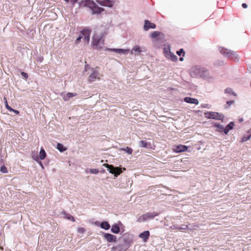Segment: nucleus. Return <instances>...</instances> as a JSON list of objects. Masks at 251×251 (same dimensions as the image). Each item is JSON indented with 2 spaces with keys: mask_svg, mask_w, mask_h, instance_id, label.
Wrapping results in <instances>:
<instances>
[{
  "mask_svg": "<svg viewBox=\"0 0 251 251\" xmlns=\"http://www.w3.org/2000/svg\"><path fill=\"white\" fill-rule=\"evenodd\" d=\"M77 95V94L75 93H70V92H68L66 94V95H65L63 98V99L64 101H68L70 98L73 97H75V96H76Z\"/></svg>",
  "mask_w": 251,
  "mask_h": 251,
  "instance_id": "nucleus-22",
  "label": "nucleus"
},
{
  "mask_svg": "<svg viewBox=\"0 0 251 251\" xmlns=\"http://www.w3.org/2000/svg\"><path fill=\"white\" fill-rule=\"evenodd\" d=\"M46 157V153L45 150L42 148L39 152V157L41 160L44 159Z\"/></svg>",
  "mask_w": 251,
  "mask_h": 251,
  "instance_id": "nucleus-28",
  "label": "nucleus"
},
{
  "mask_svg": "<svg viewBox=\"0 0 251 251\" xmlns=\"http://www.w3.org/2000/svg\"><path fill=\"white\" fill-rule=\"evenodd\" d=\"M0 172L2 173H7V170L6 167L4 165L1 166L0 167Z\"/></svg>",
  "mask_w": 251,
  "mask_h": 251,
  "instance_id": "nucleus-34",
  "label": "nucleus"
},
{
  "mask_svg": "<svg viewBox=\"0 0 251 251\" xmlns=\"http://www.w3.org/2000/svg\"><path fill=\"white\" fill-rule=\"evenodd\" d=\"M85 231V229L83 227H79L77 228V231L79 233L83 234L84 233Z\"/></svg>",
  "mask_w": 251,
  "mask_h": 251,
  "instance_id": "nucleus-37",
  "label": "nucleus"
},
{
  "mask_svg": "<svg viewBox=\"0 0 251 251\" xmlns=\"http://www.w3.org/2000/svg\"><path fill=\"white\" fill-rule=\"evenodd\" d=\"M184 101L188 103H193L196 105L198 104L199 102L198 99L191 97H185L184 99Z\"/></svg>",
  "mask_w": 251,
  "mask_h": 251,
  "instance_id": "nucleus-17",
  "label": "nucleus"
},
{
  "mask_svg": "<svg viewBox=\"0 0 251 251\" xmlns=\"http://www.w3.org/2000/svg\"><path fill=\"white\" fill-rule=\"evenodd\" d=\"M3 100L4 101V103H5V107L6 108V109L7 110H8L9 111L10 108H11V107L10 106L8 105L7 100H6L5 97L4 98Z\"/></svg>",
  "mask_w": 251,
  "mask_h": 251,
  "instance_id": "nucleus-35",
  "label": "nucleus"
},
{
  "mask_svg": "<svg viewBox=\"0 0 251 251\" xmlns=\"http://www.w3.org/2000/svg\"><path fill=\"white\" fill-rule=\"evenodd\" d=\"M40 164L41 165V166L43 167V165H42V163L40 162Z\"/></svg>",
  "mask_w": 251,
  "mask_h": 251,
  "instance_id": "nucleus-51",
  "label": "nucleus"
},
{
  "mask_svg": "<svg viewBox=\"0 0 251 251\" xmlns=\"http://www.w3.org/2000/svg\"><path fill=\"white\" fill-rule=\"evenodd\" d=\"M21 75L24 77L25 79H27L28 77V74L25 73V72H21Z\"/></svg>",
  "mask_w": 251,
  "mask_h": 251,
  "instance_id": "nucleus-38",
  "label": "nucleus"
},
{
  "mask_svg": "<svg viewBox=\"0 0 251 251\" xmlns=\"http://www.w3.org/2000/svg\"><path fill=\"white\" fill-rule=\"evenodd\" d=\"M77 1H78V0H71V2L73 5H74L75 3L77 2Z\"/></svg>",
  "mask_w": 251,
  "mask_h": 251,
  "instance_id": "nucleus-43",
  "label": "nucleus"
},
{
  "mask_svg": "<svg viewBox=\"0 0 251 251\" xmlns=\"http://www.w3.org/2000/svg\"><path fill=\"white\" fill-rule=\"evenodd\" d=\"M166 56L172 61H176L177 60V57L171 52H167L166 53Z\"/></svg>",
  "mask_w": 251,
  "mask_h": 251,
  "instance_id": "nucleus-21",
  "label": "nucleus"
},
{
  "mask_svg": "<svg viewBox=\"0 0 251 251\" xmlns=\"http://www.w3.org/2000/svg\"><path fill=\"white\" fill-rule=\"evenodd\" d=\"M106 50H110L113 51L114 52H115L116 53H119V54H126L128 53L129 51V50L128 49H109L106 48Z\"/></svg>",
  "mask_w": 251,
  "mask_h": 251,
  "instance_id": "nucleus-13",
  "label": "nucleus"
},
{
  "mask_svg": "<svg viewBox=\"0 0 251 251\" xmlns=\"http://www.w3.org/2000/svg\"><path fill=\"white\" fill-rule=\"evenodd\" d=\"M176 53L179 56L182 55L183 56L185 55V52L184 51V50L183 49H180L179 50H177L176 51Z\"/></svg>",
  "mask_w": 251,
  "mask_h": 251,
  "instance_id": "nucleus-32",
  "label": "nucleus"
},
{
  "mask_svg": "<svg viewBox=\"0 0 251 251\" xmlns=\"http://www.w3.org/2000/svg\"><path fill=\"white\" fill-rule=\"evenodd\" d=\"M179 60H180V61H182L183 60V58L182 57H180V58H179Z\"/></svg>",
  "mask_w": 251,
  "mask_h": 251,
  "instance_id": "nucleus-47",
  "label": "nucleus"
},
{
  "mask_svg": "<svg viewBox=\"0 0 251 251\" xmlns=\"http://www.w3.org/2000/svg\"><path fill=\"white\" fill-rule=\"evenodd\" d=\"M98 223H99V222H96V225H98Z\"/></svg>",
  "mask_w": 251,
  "mask_h": 251,
  "instance_id": "nucleus-50",
  "label": "nucleus"
},
{
  "mask_svg": "<svg viewBox=\"0 0 251 251\" xmlns=\"http://www.w3.org/2000/svg\"><path fill=\"white\" fill-rule=\"evenodd\" d=\"M99 172V170L97 169H90V172L93 174H97Z\"/></svg>",
  "mask_w": 251,
  "mask_h": 251,
  "instance_id": "nucleus-36",
  "label": "nucleus"
},
{
  "mask_svg": "<svg viewBox=\"0 0 251 251\" xmlns=\"http://www.w3.org/2000/svg\"><path fill=\"white\" fill-rule=\"evenodd\" d=\"M188 147L185 145H179L176 147L174 151L176 152H182L187 150Z\"/></svg>",
  "mask_w": 251,
  "mask_h": 251,
  "instance_id": "nucleus-15",
  "label": "nucleus"
},
{
  "mask_svg": "<svg viewBox=\"0 0 251 251\" xmlns=\"http://www.w3.org/2000/svg\"><path fill=\"white\" fill-rule=\"evenodd\" d=\"M219 50L220 52L225 57L232 60L234 61H238V54L236 52L229 50L227 49H225L222 47H220Z\"/></svg>",
  "mask_w": 251,
  "mask_h": 251,
  "instance_id": "nucleus-5",
  "label": "nucleus"
},
{
  "mask_svg": "<svg viewBox=\"0 0 251 251\" xmlns=\"http://www.w3.org/2000/svg\"><path fill=\"white\" fill-rule=\"evenodd\" d=\"M167 52H171L170 49H167V48H164V53L165 55H166V53H167Z\"/></svg>",
  "mask_w": 251,
  "mask_h": 251,
  "instance_id": "nucleus-42",
  "label": "nucleus"
},
{
  "mask_svg": "<svg viewBox=\"0 0 251 251\" xmlns=\"http://www.w3.org/2000/svg\"><path fill=\"white\" fill-rule=\"evenodd\" d=\"M139 146L142 148H149L150 147L151 144L146 141L141 140L139 143Z\"/></svg>",
  "mask_w": 251,
  "mask_h": 251,
  "instance_id": "nucleus-26",
  "label": "nucleus"
},
{
  "mask_svg": "<svg viewBox=\"0 0 251 251\" xmlns=\"http://www.w3.org/2000/svg\"><path fill=\"white\" fill-rule=\"evenodd\" d=\"M96 2L101 6L111 7L114 2L112 0H96Z\"/></svg>",
  "mask_w": 251,
  "mask_h": 251,
  "instance_id": "nucleus-9",
  "label": "nucleus"
},
{
  "mask_svg": "<svg viewBox=\"0 0 251 251\" xmlns=\"http://www.w3.org/2000/svg\"><path fill=\"white\" fill-rule=\"evenodd\" d=\"M225 93L229 94L230 95H232L234 96H236V94L235 92H234L232 89L230 88H227L225 90Z\"/></svg>",
  "mask_w": 251,
  "mask_h": 251,
  "instance_id": "nucleus-30",
  "label": "nucleus"
},
{
  "mask_svg": "<svg viewBox=\"0 0 251 251\" xmlns=\"http://www.w3.org/2000/svg\"><path fill=\"white\" fill-rule=\"evenodd\" d=\"M91 33V30L88 28H85L81 30L79 32L78 37L75 40V44H78L80 42L81 39L83 38H84V40L87 43H89L90 41Z\"/></svg>",
  "mask_w": 251,
  "mask_h": 251,
  "instance_id": "nucleus-6",
  "label": "nucleus"
},
{
  "mask_svg": "<svg viewBox=\"0 0 251 251\" xmlns=\"http://www.w3.org/2000/svg\"><path fill=\"white\" fill-rule=\"evenodd\" d=\"M121 151H123L126 152L128 154H131L132 153L133 150L131 148L126 147V148H121Z\"/></svg>",
  "mask_w": 251,
  "mask_h": 251,
  "instance_id": "nucleus-29",
  "label": "nucleus"
},
{
  "mask_svg": "<svg viewBox=\"0 0 251 251\" xmlns=\"http://www.w3.org/2000/svg\"><path fill=\"white\" fill-rule=\"evenodd\" d=\"M100 227L105 230H108L110 228V226L108 222L103 221L100 224Z\"/></svg>",
  "mask_w": 251,
  "mask_h": 251,
  "instance_id": "nucleus-24",
  "label": "nucleus"
},
{
  "mask_svg": "<svg viewBox=\"0 0 251 251\" xmlns=\"http://www.w3.org/2000/svg\"><path fill=\"white\" fill-rule=\"evenodd\" d=\"M229 131V130L226 126V128L224 127V129L223 130V132H224L225 134H227Z\"/></svg>",
  "mask_w": 251,
  "mask_h": 251,
  "instance_id": "nucleus-41",
  "label": "nucleus"
},
{
  "mask_svg": "<svg viewBox=\"0 0 251 251\" xmlns=\"http://www.w3.org/2000/svg\"><path fill=\"white\" fill-rule=\"evenodd\" d=\"M190 75L193 77H201L204 79L209 78L208 70L204 67L200 66H195L190 69Z\"/></svg>",
  "mask_w": 251,
  "mask_h": 251,
  "instance_id": "nucleus-1",
  "label": "nucleus"
},
{
  "mask_svg": "<svg viewBox=\"0 0 251 251\" xmlns=\"http://www.w3.org/2000/svg\"><path fill=\"white\" fill-rule=\"evenodd\" d=\"M150 235V233L149 231L146 230V231H145L139 234V237L140 238L143 239V241L146 242L148 241V240L149 238Z\"/></svg>",
  "mask_w": 251,
  "mask_h": 251,
  "instance_id": "nucleus-16",
  "label": "nucleus"
},
{
  "mask_svg": "<svg viewBox=\"0 0 251 251\" xmlns=\"http://www.w3.org/2000/svg\"><path fill=\"white\" fill-rule=\"evenodd\" d=\"M242 6L244 8H247L248 7V5L245 3H243L242 4Z\"/></svg>",
  "mask_w": 251,
  "mask_h": 251,
  "instance_id": "nucleus-44",
  "label": "nucleus"
},
{
  "mask_svg": "<svg viewBox=\"0 0 251 251\" xmlns=\"http://www.w3.org/2000/svg\"><path fill=\"white\" fill-rule=\"evenodd\" d=\"M9 111L13 112L16 115H18L20 113V112L18 110H16V109H14L12 108H10Z\"/></svg>",
  "mask_w": 251,
  "mask_h": 251,
  "instance_id": "nucleus-39",
  "label": "nucleus"
},
{
  "mask_svg": "<svg viewBox=\"0 0 251 251\" xmlns=\"http://www.w3.org/2000/svg\"><path fill=\"white\" fill-rule=\"evenodd\" d=\"M234 126V122H231L226 126V127L230 130L233 128Z\"/></svg>",
  "mask_w": 251,
  "mask_h": 251,
  "instance_id": "nucleus-33",
  "label": "nucleus"
},
{
  "mask_svg": "<svg viewBox=\"0 0 251 251\" xmlns=\"http://www.w3.org/2000/svg\"><path fill=\"white\" fill-rule=\"evenodd\" d=\"M57 149L60 152H62L67 150V148L65 147L62 144L57 143L56 146Z\"/></svg>",
  "mask_w": 251,
  "mask_h": 251,
  "instance_id": "nucleus-27",
  "label": "nucleus"
},
{
  "mask_svg": "<svg viewBox=\"0 0 251 251\" xmlns=\"http://www.w3.org/2000/svg\"><path fill=\"white\" fill-rule=\"evenodd\" d=\"M65 1L66 2H68L70 1V0H65Z\"/></svg>",
  "mask_w": 251,
  "mask_h": 251,
  "instance_id": "nucleus-49",
  "label": "nucleus"
},
{
  "mask_svg": "<svg viewBox=\"0 0 251 251\" xmlns=\"http://www.w3.org/2000/svg\"><path fill=\"white\" fill-rule=\"evenodd\" d=\"M133 51L135 52H140L142 51L141 49L139 46H135L133 48L132 50L131 51V52L132 53Z\"/></svg>",
  "mask_w": 251,
  "mask_h": 251,
  "instance_id": "nucleus-31",
  "label": "nucleus"
},
{
  "mask_svg": "<svg viewBox=\"0 0 251 251\" xmlns=\"http://www.w3.org/2000/svg\"><path fill=\"white\" fill-rule=\"evenodd\" d=\"M243 119L242 118H241V119H239V121H240V122H242V121H243Z\"/></svg>",
  "mask_w": 251,
  "mask_h": 251,
  "instance_id": "nucleus-48",
  "label": "nucleus"
},
{
  "mask_svg": "<svg viewBox=\"0 0 251 251\" xmlns=\"http://www.w3.org/2000/svg\"><path fill=\"white\" fill-rule=\"evenodd\" d=\"M159 214V213L157 212H147V213L140 216L138 219L137 221L139 222H143L148 220H152Z\"/></svg>",
  "mask_w": 251,
  "mask_h": 251,
  "instance_id": "nucleus-8",
  "label": "nucleus"
},
{
  "mask_svg": "<svg viewBox=\"0 0 251 251\" xmlns=\"http://www.w3.org/2000/svg\"><path fill=\"white\" fill-rule=\"evenodd\" d=\"M99 73L96 70H94L92 69V72L90 74L89 76V81L90 82H92L96 80L97 79H99V77L98 76Z\"/></svg>",
  "mask_w": 251,
  "mask_h": 251,
  "instance_id": "nucleus-12",
  "label": "nucleus"
},
{
  "mask_svg": "<svg viewBox=\"0 0 251 251\" xmlns=\"http://www.w3.org/2000/svg\"><path fill=\"white\" fill-rule=\"evenodd\" d=\"M119 225H122V223L119 221L118 224H115L112 226L111 231L113 233L118 234L120 232V228Z\"/></svg>",
  "mask_w": 251,
  "mask_h": 251,
  "instance_id": "nucleus-14",
  "label": "nucleus"
},
{
  "mask_svg": "<svg viewBox=\"0 0 251 251\" xmlns=\"http://www.w3.org/2000/svg\"><path fill=\"white\" fill-rule=\"evenodd\" d=\"M103 237L104 239L109 243L116 242L117 241V237L110 233H105L103 234Z\"/></svg>",
  "mask_w": 251,
  "mask_h": 251,
  "instance_id": "nucleus-10",
  "label": "nucleus"
},
{
  "mask_svg": "<svg viewBox=\"0 0 251 251\" xmlns=\"http://www.w3.org/2000/svg\"><path fill=\"white\" fill-rule=\"evenodd\" d=\"M161 35H163V34L162 33H161L160 32L158 31H155L152 32L150 34V37L152 39H155L156 40H158L159 39H160L159 37Z\"/></svg>",
  "mask_w": 251,
  "mask_h": 251,
  "instance_id": "nucleus-18",
  "label": "nucleus"
},
{
  "mask_svg": "<svg viewBox=\"0 0 251 251\" xmlns=\"http://www.w3.org/2000/svg\"><path fill=\"white\" fill-rule=\"evenodd\" d=\"M214 127H217L216 131L217 132L222 133L223 132V130L224 129V126L223 125H221L217 123H215L213 124Z\"/></svg>",
  "mask_w": 251,
  "mask_h": 251,
  "instance_id": "nucleus-25",
  "label": "nucleus"
},
{
  "mask_svg": "<svg viewBox=\"0 0 251 251\" xmlns=\"http://www.w3.org/2000/svg\"><path fill=\"white\" fill-rule=\"evenodd\" d=\"M119 243L111 248L112 251H126L130 247L131 240L125 235L119 238Z\"/></svg>",
  "mask_w": 251,
  "mask_h": 251,
  "instance_id": "nucleus-2",
  "label": "nucleus"
},
{
  "mask_svg": "<svg viewBox=\"0 0 251 251\" xmlns=\"http://www.w3.org/2000/svg\"><path fill=\"white\" fill-rule=\"evenodd\" d=\"M204 116L207 119H214L224 121L225 116L223 114L217 112L207 111L204 113Z\"/></svg>",
  "mask_w": 251,
  "mask_h": 251,
  "instance_id": "nucleus-7",
  "label": "nucleus"
},
{
  "mask_svg": "<svg viewBox=\"0 0 251 251\" xmlns=\"http://www.w3.org/2000/svg\"><path fill=\"white\" fill-rule=\"evenodd\" d=\"M248 70L249 71V72L251 73V65H250V66L249 67V69H248Z\"/></svg>",
  "mask_w": 251,
  "mask_h": 251,
  "instance_id": "nucleus-46",
  "label": "nucleus"
},
{
  "mask_svg": "<svg viewBox=\"0 0 251 251\" xmlns=\"http://www.w3.org/2000/svg\"><path fill=\"white\" fill-rule=\"evenodd\" d=\"M234 100H231L226 101V104L228 105V106H230V105L233 104L234 103Z\"/></svg>",
  "mask_w": 251,
  "mask_h": 251,
  "instance_id": "nucleus-40",
  "label": "nucleus"
},
{
  "mask_svg": "<svg viewBox=\"0 0 251 251\" xmlns=\"http://www.w3.org/2000/svg\"><path fill=\"white\" fill-rule=\"evenodd\" d=\"M156 28V25L154 23H151L150 21L145 20L144 21V30L147 31L150 29H155Z\"/></svg>",
  "mask_w": 251,
  "mask_h": 251,
  "instance_id": "nucleus-11",
  "label": "nucleus"
},
{
  "mask_svg": "<svg viewBox=\"0 0 251 251\" xmlns=\"http://www.w3.org/2000/svg\"><path fill=\"white\" fill-rule=\"evenodd\" d=\"M62 215H63L64 218L66 219H68L73 222L75 221L74 217L72 215H70L69 214L67 213L65 211H63L62 212Z\"/></svg>",
  "mask_w": 251,
  "mask_h": 251,
  "instance_id": "nucleus-23",
  "label": "nucleus"
},
{
  "mask_svg": "<svg viewBox=\"0 0 251 251\" xmlns=\"http://www.w3.org/2000/svg\"><path fill=\"white\" fill-rule=\"evenodd\" d=\"M105 168L107 169V171L110 173L114 175L115 177H117L121 174L123 173L124 171L126 170V168L124 167H115L113 165H110L107 163L103 165Z\"/></svg>",
  "mask_w": 251,
  "mask_h": 251,
  "instance_id": "nucleus-4",
  "label": "nucleus"
},
{
  "mask_svg": "<svg viewBox=\"0 0 251 251\" xmlns=\"http://www.w3.org/2000/svg\"><path fill=\"white\" fill-rule=\"evenodd\" d=\"M80 4L84 7H89L91 10L92 14H100L104 11V9L99 7L92 0H81Z\"/></svg>",
  "mask_w": 251,
  "mask_h": 251,
  "instance_id": "nucleus-3",
  "label": "nucleus"
},
{
  "mask_svg": "<svg viewBox=\"0 0 251 251\" xmlns=\"http://www.w3.org/2000/svg\"><path fill=\"white\" fill-rule=\"evenodd\" d=\"M201 107H203V108H206L208 107V104H203L201 105Z\"/></svg>",
  "mask_w": 251,
  "mask_h": 251,
  "instance_id": "nucleus-45",
  "label": "nucleus"
},
{
  "mask_svg": "<svg viewBox=\"0 0 251 251\" xmlns=\"http://www.w3.org/2000/svg\"><path fill=\"white\" fill-rule=\"evenodd\" d=\"M172 229L185 230L188 228V226L185 225L179 226L177 225H174L170 227Z\"/></svg>",
  "mask_w": 251,
  "mask_h": 251,
  "instance_id": "nucleus-20",
  "label": "nucleus"
},
{
  "mask_svg": "<svg viewBox=\"0 0 251 251\" xmlns=\"http://www.w3.org/2000/svg\"><path fill=\"white\" fill-rule=\"evenodd\" d=\"M102 39V37H98L96 35H95L93 37V45L94 46L97 47L99 43L100 42Z\"/></svg>",
  "mask_w": 251,
  "mask_h": 251,
  "instance_id": "nucleus-19",
  "label": "nucleus"
}]
</instances>
